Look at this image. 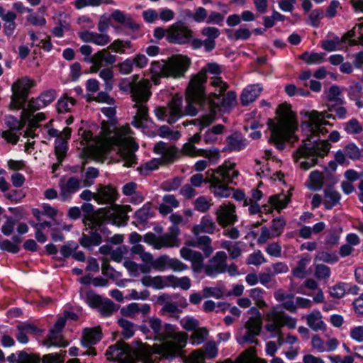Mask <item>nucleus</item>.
<instances>
[{
	"instance_id": "63",
	"label": "nucleus",
	"mask_w": 363,
	"mask_h": 363,
	"mask_svg": "<svg viewBox=\"0 0 363 363\" xmlns=\"http://www.w3.org/2000/svg\"><path fill=\"white\" fill-rule=\"evenodd\" d=\"M7 327L4 325L0 326V338L1 340V345L4 347H11L14 346L15 340L13 337L6 334V330H4Z\"/></svg>"
},
{
	"instance_id": "46",
	"label": "nucleus",
	"mask_w": 363,
	"mask_h": 363,
	"mask_svg": "<svg viewBox=\"0 0 363 363\" xmlns=\"http://www.w3.org/2000/svg\"><path fill=\"white\" fill-rule=\"evenodd\" d=\"M57 92L55 89H48L44 91L38 96V100L40 101L42 106L45 107L50 104L56 98Z\"/></svg>"
},
{
	"instance_id": "39",
	"label": "nucleus",
	"mask_w": 363,
	"mask_h": 363,
	"mask_svg": "<svg viewBox=\"0 0 363 363\" xmlns=\"http://www.w3.org/2000/svg\"><path fill=\"white\" fill-rule=\"evenodd\" d=\"M143 241L145 243L153 246V247L157 250L164 247V243L160 240V236L157 237L155 234L151 232H148L144 235Z\"/></svg>"
},
{
	"instance_id": "14",
	"label": "nucleus",
	"mask_w": 363,
	"mask_h": 363,
	"mask_svg": "<svg viewBox=\"0 0 363 363\" xmlns=\"http://www.w3.org/2000/svg\"><path fill=\"white\" fill-rule=\"evenodd\" d=\"M227 145L223 148V152H239L244 150L248 145V141L239 132H234L225 139Z\"/></svg>"
},
{
	"instance_id": "15",
	"label": "nucleus",
	"mask_w": 363,
	"mask_h": 363,
	"mask_svg": "<svg viewBox=\"0 0 363 363\" xmlns=\"http://www.w3.org/2000/svg\"><path fill=\"white\" fill-rule=\"evenodd\" d=\"M103 337L102 330L100 326L86 328L83 330L81 345L84 347L98 344Z\"/></svg>"
},
{
	"instance_id": "26",
	"label": "nucleus",
	"mask_w": 363,
	"mask_h": 363,
	"mask_svg": "<svg viewBox=\"0 0 363 363\" xmlns=\"http://www.w3.org/2000/svg\"><path fill=\"white\" fill-rule=\"evenodd\" d=\"M22 240L21 235H14L11 237L12 242L9 240L0 241V249L12 254H17L20 251L18 244L21 243Z\"/></svg>"
},
{
	"instance_id": "35",
	"label": "nucleus",
	"mask_w": 363,
	"mask_h": 363,
	"mask_svg": "<svg viewBox=\"0 0 363 363\" xmlns=\"http://www.w3.org/2000/svg\"><path fill=\"white\" fill-rule=\"evenodd\" d=\"M101 272L104 276L112 280H116L122 276L121 272L116 271L109 264V261L106 258H103Z\"/></svg>"
},
{
	"instance_id": "21",
	"label": "nucleus",
	"mask_w": 363,
	"mask_h": 363,
	"mask_svg": "<svg viewBox=\"0 0 363 363\" xmlns=\"http://www.w3.org/2000/svg\"><path fill=\"white\" fill-rule=\"evenodd\" d=\"M306 116L309 119L313 121L318 128L320 129V126L323 125H332V124L328 122V119L335 120L337 118L335 115L332 113H328L326 111L319 112L316 110H313L310 112H307L306 113Z\"/></svg>"
},
{
	"instance_id": "45",
	"label": "nucleus",
	"mask_w": 363,
	"mask_h": 363,
	"mask_svg": "<svg viewBox=\"0 0 363 363\" xmlns=\"http://www.w3.org/2000/svg\"><path fill=\"white\" fill-rule=\"evenodd\" d=\"M150 209L151 208L150 203L144 204L143 207L135 212L134 217L140 223H145L150 216Z\"/></svg>"
},
{
	"instance_id": "17",
	"label": "nucleus",
	"mask_w": 363,
	"mask_h": 363,
	"mask_svg": "<svg viewBox=\"0 0 363 363\" xmlns=\"http://www.w3.org/2000/svg\"><path fill=\"white\" fill-rule=\"evenodd\" d=\"M99 203H112L117 199L118 193L112 185H101L97 189Z\"/></svg>"
},
{
	"instance_id": "9",
	"label": "nucleus",
	"mask_w": 363,
	"mask_h": 363,
	"mask_svg": "<svg viewBox=\"0 0 363 363\" xmlns=\"http://www.w3.org/2000/svg\"><path fill=\"white\" fill-rule=\"evenodd\" d=\"M216 214L218 223L223 228L234 225L238 220L235 214V206L231 203L220 205Z\"/></svg>"
},
{
	"instance_id": "24",
	"label": "nucleus",
	"mask_w": 363,
	"mask_h": 363,
	"mask_svg": "<svg viewBox=\"0 0 363 363\" xmlns=\"http://www.w3.org/2000/svg\"><path fill=\"white\" fill-rule=\"evenodd\" d=\"M287 138L288 135L284 130L281 128L274 129L272 131L268 143L274 144L277 150H283L286 147L285 143L287 140Z\"/></svg>"
},
{
	"instance_id": "54",
	"label": "nucleus",
	"mask_w": 363,
	"mask_h": 363,
	"mask_svg": "<svg viewBox=\"0 0 363 363\" xmlns=\"http://www.w3.org/2000/svg\"><path fill=\"white\" fill-rule=\"evenodd\" d=\"M182 98L174 96L168 104V107L170 110L169 112L174 113L181 116H184L182 111Z\"/></svg>"
},
{
	"instance_id": "48",
	"label": "nucleus",
	"mask_w": 363,
	"mask_h": 363,
	"mask_svg": "<svg viewBox=\"0 0 363 363\" xmlns=\"http://www.w3.org/2000/svg\"><path fill=\"white\" fill-rule=\"evenodd\" d=\"M132 43L130 40L123 41L120 39L115 40L108 47V49L112 50L117 53H124V48H130Z\"/></svg>"
},
{
	"instance_id": "33",
	"label": "nucleus",
	"mask_w": 363,
	"mask_h": 363,
	"mask_svg": "<svg viewBox=\"0 0 363 363\" xmlns=\"http://www.w3.org/2000/svg\"><path fill=\"white\" fill-rule=\"evenodd\" d=\"M227 269V266L219 263H211L206 264L204 267V273L211 278H216L218 274L224 273Z\"/></svg>"
},
{
	"instance_id": "56",
	"label": "nucleus",
	"mask_w": 363,
	"mask_h": 363,
	"mask_svg": "<svg viewBox=\"0 0 363 363\" xmlns=\"http://www.w3.org/2000/svg\"><path fill=\"white\" fill-rule=\"evenodd\" d=\"M344 130L349 134H358L362 131V126L357 119L352 118L345 123Z\"/></svg>"
},
{
	"instance_id": "19",
	"label": "nucleus",
	"mask_w": 363,
	"mask_h": 363,
	"mask_svg": "<svg viewBox=\"0 0 363 363\" xmlns=\"http://www.w3.org/2000/svg\"><path fill=\"white\" fill-rule=\"evenodd\" d=\"M262 89L258 84H251L245 88L240 95V102L243 106H248L259 96Z\"/></svg>"
},
{
	"instance_id": "25",
	"label": "nucleus",
	"mask_w": 363,
	"mask_h": 363,
	"mask_svg": "<svg viewBox=\"0 0 363 363\" xmlns=\"http://www.w3.org/2000/svg\"><path fill=\"white\" fill-rule=\"evenodd\" d=\"M201 33L206 37L205 39L206 47H210L213 51L216 46V40L220 35V30L216 27L207 26L203 28Z\"/></svg>"
},
{
	"instance_id": "4",
	"label": "nucleus",
	"mask_w": 363,
	"mask_h": 363,
	"mask_svg": "<svg viewBox=\"0 0 363 363\" xmlns=\"http://www.w3.org/2000/svg\"><path fill=\"white\" fill-rule=\"evenodd\" d=\"M191 64V59L186 55H177L169 57L166 60L164 77L181 78L184 76Z\"/></svg>"
},
{
	"instance_id": "5",
	"label": "nucleus",
	"mask_w": 363,
	"mask_h": 363,
	"mask_svg": "<svg viewBox=\"0 0 363 363\" xmlns=\"http://www.w3.org/2000/svg\"><path fill=\"white\" fill-rule=\"evenodd\" d=\"M186 99L187 105L184 109V115L194 117L198 113V110L194 104L203 105L208 100V96L206 91L203 90L200 91L199 87L196 86H194V89H191L190 82H189L186 89Z\"/></svg>"
},
{
	"instance_id": "49",
	"label": "nucleus",
	"mask_w": 363,
	"mask_h": 363,
	"mask_svg": "<svg viewBox=\"0 0 363 363\" xmlns=\"http://www.w3.org/2000/svg\"><path fill=\"white\" fill-rule=\"evenodd\" d=\"M99 312L103 317H108L116 310V304L110 299L106 298L100 306Z\"/></svg>"
},
{
	"instance_id": "8",
	"label": "nucleus",
	"mask_w": 363,
	"mask_h": 363,
	"mask_svg": "<svg viewBox=\"0 0 363 363\" xmlns=\"http://www.w3.org/2000/svg\"><path fill=\"white\" fill-rule=\"evenodd\" d=\"M262 323L261 318L250 317L245 325L246 328L245 334L238 340L240 344L250 343L257 345L259 341L255 339L257 336L260 335L262 331Z\"/></svg>"
},
{
	"instance_id": "53",
	"label": "nucleus",
	"mask_w": 363,
	"mask_h": 363,
	"mask_svg": "<svg viewBox=\"0 0 363 363\" xmlns=\"http://www.w3.org/2000/svg\"><path fill=\"white\" fill-rule=\"evenodd\" d=\"M323 18V10L320 8L314 9L308 16L307 23L313 28H318L320 24V20Z\"/></svg>"
},
{
	"instance_id": "11",
	"label": "nucleus",
	"mask_w": 363,
	"mask_h": 363,
	"mask_svg": "<svg viewBox=\"0 0 363 363\" xmlns=\"http://www.w3.org/2000/svg\"><path fill=\"white\" fill-rule=\"evenodd\" d=\"M151 95L149 83L147 81H135L130 93L132 101L135 103L134 106H138V104L146 103Z\"/></svg>"
},
{
	"instance_id": "57",
	"label": "nucleus",
	"mask_w": 363,
	"mask_h": 363,
	"mask_svg": "<svg viewBox=\"0 0 363 363\" xmlns=\"http://www.w3.org/2000/svg\"><path fill=\"white\" fill-rule=\"evenodd\" d=\"M346 282H339L330 288V295L335 298H341L345 295Z\"/></svg>"
},
{
	"instance_id": "12",
	"label": "nucleus",
	"mask_w": 363,
	"mask_h": 363,
	"mask_svg": "<svg viewBox=\"0 0 363 363\" xmlns=\"http://www.w3.org/2000/svg\"><path fill=\"white\" fill-rule=\"evenodd\" d=\"M237 94L233 91H229L221 99V94L211 93L208 96V101L211 108L218 109L220 107L230 108L236 101Z\"/></svg>"
},
{
	"instance_id": "32",
	"label": "nucleus",
	"mask_w": 363,
	"mask_h": 363,
	"mask_svg": "<svg viewBox=\"0 0 363 363\" xmlns=\"http://www.w3.org/2000/svg\"><path fill=\"white\" fill-rule=\"evenodd\" d=\"M73 246L63 245L60 247V252L62 257L55 256L53 259L59 262H62L61 267H63L65 262V258L72 257L73 252L78 248V245L76 242H72Z\"/></svg>"
},
{
	"instance_id": "27",
	"label": "nucleus",
	"mask_w": 363,
	"mask_h": 363,
	"mask_svg": "<svg viewBox=\"0 0 363 363\" xmlns=\"http://www.w3.org/2000/svg\"><path fill=\"white\" fill-rule=\"evenodd\" d=\"M216 230V224L213 223L210 216H204L201 218L200 225L194 226L193 233L198 235L200 232L213 234Z\"/></svg>"
},
{
	"instance_id": "40",
	"label": "nucleus",
	"mask_w": 363,
	"mask_h": 363,
	"mask_svg": "<svg viewBox=\"0 0 363 363\" xmlns=\"http://www.w3.org/2000/svg\"><path fill=\"white\" fill-rule=\"evenodd\" d=\"M208 335V330L206 328H199L191 336L192 345H199L202 344Z\"/></svg>"
},
{
	"instance_id": "58",
	"label": "nucleus",
	"mask_w": 363,
	"mask_h": 363,
	"mask_svg": "<svg viewBox=\"0 0 363 363\" xmlns=\"http://www.w3.org/2000/svg\"><path fill=\"white\" fill-rule=\"evenodd\" d=\"M266 262L267 260L265 257L259 250L254 252L252 254H250L246 260L247 264H253L255 266L260 265Z\"/></svg>"
},
{
	"instance_id": "10",
	"label": "nucleus",
	"mask_w": 363,
	"mask_h": 363,
	"mask_svg": "<svg viewBox=\"0 0 363 363\" xmlns=\"http://www.w3.org/2000/svg\"><path fill=\"white\" fill-rule=\"evenodd\" d=\"M131 352V347L124 340H119L108 347L105 355L108 360L115 362L121 361L125 357L129 356Z\"/></svg>"
},
{
	"instance_id": "62",
	"label": "nucleus",
	"mask_w": 363,
	"mask_h": 363,
	"mask_svg": "<svg viewBox=\"0 0 363 363\" xmlns=\"http://www.w3.org/2000/svg\"><path fill=\"white\" fill-rule=\"evenodd\" d=\"M211 204L207 201L206 198L203 196L198 197L194 201V208L199 212L206 213L207 212Z\"/></svg>"
},
{
	"instance_id": "37",
	"label": "nucleus",
	"mask_w": 363,
	"mask_h": 363,
	"mask_svg": "<svg viewBox=\"0 0 363 363\" xmlns=\"http://www.w3.org/2000/svg\"><path fill=\"white\" fill-rule=\"evenodd\" d=\"M363 28V23L356 24L355 26L348 30L342 37V42L346 43L347 41L350 40V45H357V41L355 40H352L356 36L357 32L359 33V38L361 36L363 33H362V29Z\"/></svg>"
},
{
	"instance_id": "59",
	"label": "nucleus",
	"mask_w": 363,
	"mask_h": 363,
	"mask_svg": "<svg viewBox=\"0 0 363 363\" xmlns=\"http://www.w3.org/2000/svg\"><path fill=\"white\" fill-rule=\"evenodd\" d=\"M179 157V150L175 145L168 147L162 155V159L166 163H173Z\"/></svg>"
},
{
	"instance_id": "42",
	"label": "nucleus",
	"mask_w": 363,
	"mask_h": 363,
	"mask_svg": "<svg viewBox=\"0 0 363 363\" xmlns=\"http://www.w3.org/2000/svg\"><path fill=\"white\" fill-rule=\"evenodd\" d=\"M170 257L167 255H162L154 259L152 267L159 272H164L169 267Z\"/></svg>"
},
{
	"instance_id": "18",
	"label": "nucleus",
	"mask_w": 363,
	"mask_h": 363,
	"mask_svg": "<svg viewBox=\"0 0 363 363\" xmlns=\"http://www.w3.org/2000/svg\"><path fill=\"white\" fill-rule=\"evenodd\" d=\"M210 189L214 196L218 198H228L230 196L231 191L234 190V189L223 184V181L215 176L212 177Z\"/></svg>"
},
{
	"instance_id": "3",
	"label": "nucleus",
	"mask_w": 363,
	"mask_h": 363,
	"mask_svg": "<svg viewBox=\"0 0 363 363\" xmlns=\"http://www.w3.org/2000/svg\"><path fill=\"white\" fill-rule=\"evenodd\" d=\"M176 329V325L170 323H164L163 330L161 331L158 337H154V340L156 341L167 343V349L171 352V356L172 357H174L181 350L180 348L176 347L172 341L179 342L184 345L186 342V338L184 337V335L181 333H177Z\"/></svg>"
},
{
	"instance_id": "16",
	"label": "nucleus",
	"mask_w": 363,
	"mask_h": 363,
	"mask_svg": "<svg viewBox=\"0 0 363 363\" xmlns=\"http://www.w3.org/2000/svg\"><path fill=\"white\" fill-rule=\"evenodd\" d=\"M280 196V194H274L269 196L268 200L269 204H264L261 208H263L266 213H272L273 210L269 206L270 205L272 208L280 212L282 209L286 208L289 203L291 202L290 196H284V199H281Z\"/></svg>"
},
{
	"instance_id": "52",
	"label": "nucleus",
	"mask_w": 363,
	"mask_h": 363,
	"mask_svg": "<svg viewBox=\"0 0 363 363\" xmlns=\"http://www.w3.org/2000/svg\"><path fill=\"white\" fill-rule=\"evenodd\" d=\"M345 153L350 159L357 160L361 158V152L359 147L353 143L345 145Z\"/></svg>"
},
{
	"instance_id": "30",
	"label": "nucleus",
	"mask_w": 363,
	"mask_h": 363,
	"mask_svg": "<svg viewBox=\"0 0 363 363\" xmlns=\"http://www.w3.org/2000/svg\"><path fill=\"white\" fill-rule=\"evenodd\" d=\"M68 143L66 140L62 138H56L55 140V155L57 160L63 162L68 151Z\"/></svg>"
},
{
	"instance_id": "51",
	"label": "nucleus",
	"mask_w": 363,
	"mask_h": 363,
	"mask_svg": "<svg viewBox=\"0 0 363 363\" xmlns=\"http://www.w3.org/2000/svg\"><path fill=\"white\" fill-rule=\"evenodd\" d=\"M4 217L6 220L1 227V233L6 236H9L13 233L14 227L17 223V220L12 216H8L6 215Z\"/></svg>"
},
{
	"instance_id": "13",
	"label": "nucleus",
	"mask_w": 363,
	"mask_h": 363,
	"mask_svg": "<svg viewBox=\"0 0 363 363\" xmlns=\"http://www.w3.org/2000/svg\"><path fill=\"white\" fill-rule=\"evenodd\" d=\"M107 49H102L96 52L91 57H84V61L91 64L97 67H101L104 65L106 66L112 65L116 61V56L108 52Z\"/></svg>"
},
{
	"instance_id": "60",
	"label": "nucleus",
	"mask_w": 363,
	"mask_h": 363,
	"mask_svg": "<svg viewBox=\"0 0 363 363\" xmlns=\"http://www.w3.org/2000/svg\"><path fill=\"white\" fill-rule=\"evenodd\" d=\"M330 268L323 264H318L315 266V276L318 279H325L330 277Z\"/></svg>"
},
{
	"instance_id": "38",
	"label": "nucleus",
	"mask_w": 363,
	"mask_h": 363,
	"mask_svg": "<svg viewBox=\"0 0 363 363\" xmlns=\"http://www.w3.org/2000/svg\"><path fill=\"white\" fill-rule=\"evenodd\" d=\"M85 299L88 306L92 308L99 307L102 304L103 301L101 296L95 294L91 289L86 291Z\"/></svg>"
},
{
	"instance_id": "47",
	"label": "nucleus",
	"mask_w": 363,
	"mask_h": 363,
	"mask_svg": "<svg viewBox=\"0 0 363 363\" xmlns=\"http://www.w3.org/2000/svg\"><path fill=\"white\" fill-rule=\"evenodd\" d=\"M271 230L275 233L274 235L279 236L282 234L286 222L283 216H279L274 218L272 221Z\"/></svg>"
},
{
	"instance_id": "7",
	"label": "nucleus",
	"mask_w": 363,
	"mask_h": 363,
	"mask_svg": "<svg viewBox=\"0 0 363 363\" xmlns=\"http://www.w3.org/2000/svg\"><path fill=\"white\" fill-rule=\"evenodd\" d=\"M215 75H220L222 72L220 66L216 62H208L206 67H203L198 73L193 74L189 80L190 88L194 89V86L199 87L200 91H206V84L207 83V73Z\"/></svg>"
},
{
	"instance_id": "44",
	"label": "nucleus",
	"mask_w": 363,
	"mask_h": 363,
	"mask_svg": "<svg viewBox=\"0 0 363 363\" xmlns=\"http://www.w3.org/2000/svg\"><path fill=\"white\" fill-rule=\"evenodd\" d=\"M159 164V160L152 159L138 167L137 170L139 172L140 174L146 176L150 172L157 169Z\"/></svg>"
},
{
	"instance_id": "34",
	"label": "nucleus",
	"mask_w": 363,
	"mask_h": 363,
	"mask_svg": "<svg viewBox=\"0 0 363 363\" xmlns=\"http://www.w3.org/2000/svg\"><path fill=\"white\" fill-rule=\"evenodd\" d=\"M118 325L123 328L121 335L125 339H130L135 335L134 323L123 318H120L117 321Z\"/></svg>"
},
{
	"instance_id": "20",
	"label": "nucleus",
	"mask_w": 363,
	"mask_h": 363,
	"mask_svg": "<svg viewBox=\"0 0 363 363\" xmlns=\"http://www.w3.org/2000/svg\"><path fill=\"white\" fill-rule=\"evenodd\" d=\"M323 193L325 199L323 205L326 210H331L340 203L341 195L339 191L334 189L333 185L325 187Z\"/></svg>"
},
{
	"instance_id": "55",
	"label": "nucleus",
	"mask_w": 363,
	"mask_h": 363,
	"mask_svg": "<svg viewBox=\"0 0 363 363\" xmlns=\"http://www.w3.org/2000/svg\"><path fill=\"white\" fill-rule=\"evenodd\" d=\"M66 356V351H62L60 353H51L43 357V363H62L64 362Z\"/></svg>"
},
{
	"instance_id": "23",
	"label": "nucleus",
	"mask_w": 363,
	"mask_h": 363,
	"mask_svg": "<svg viewBox=\"0 0 363 363\" xmlns=\"http://www.w3.org/2000/svg\"><path fill=\"white\" fill-rule=\"evenodd\" d=\"M179 234L180 229L178 225H172L170 226L169 228V233L160 236V240L164 243V247H179L178 236Z\"/></svg>"
},
{
	"instance_id": "29",
	"label": "nucleus",
	"mask_w": 363,
	"mask_h": 363,
	"mask_svg": "<svg viewBox=\"0 0 363 363\" xmlns=\"http://www.w3.org/2000/svg\"><path fill=\"white\" fill-rule=\"evenodd\" d=\"M325 53L324 52H309L306 51L299 55V59L304 61L307 65H319L324 60Z\"/></svg>"
},
{
	"instance_id": "50",
	"label": "nucleus",
	"mask_w": 363,
	"mask_h": 363,
	"mask_svg": "<svg viewBox=\"0 0 363 363\" xmlns=\"http://www.w3.org/2000/svg\"><path fill=\"white\" fill-rule=\"evenodd\" d=\"M182 178L175 177L172 180H167L162 183L161 189L164 191L177 190L182 184Z\"/></svg>"
},
{
	"instance_id": "28",
	"label": "nucleus",
	"mask_w": 363,
	"mask_h": 363,
	"mask_svg": "<svg viewBox=\"0 0 363 363\" xmlns=\"http://www.w3.org/2000/svg\"><path fill=\"white\" fill-rule=\"evenodd\" d=\"M322 318L320 312H312L307 315L306 320L308 325L314 331L318 330H325L326 328V325L323 320H319L318 323H315L316 320L320 319Z\"/></svg>"
},
{
	"instance_id": "6",
	"label": "nucleus",
	"mask_w": 363,
	"mask_h": 363,
	"mask_svg": "<svg viewBox=\"0 0 363 363\" xmlns=\"http://www.w3.org/2000/svg\"><path fill=\"white\" fill-rule=\"evenodd\" d=\"M192 37L193 31L182 22L178 21L171 26L166 40L169 43L182 45L189 43Z\"/></svg>"
},
{
	"instance_id": "2",
	"label": "nucleus",
	"mask_w": 363,
	"mask_h": 363,
	"mask_svg": "<svg viewBox=\"0 0 363 363\" xmlns=\"http://www.w3.org/2000/svg\"><path fill=\"white\" fill-rule=\"evenodd\" d=\"M331 147L330 143L325 140L318 139L314 140L312 144L304 143L301 145L297 150V152L300 154L301 157L310 159L308 160L311 167H315L318 162V157H325Z\"/></svg>"
},
{
	"instance_id": "61",
	"label": "nucleus",
	"mask_w": 363,
	"mask_h": 363,
	"mask_svg": "<svg viewBox=\"0 0 363 363\" xmlns=\"http://www.w3.org/2000/svg\"><path fill=\"white\" fill-rule=\"evenodd\" d=\"M133 78L132 81L128 78L121 79L118 84L119 89L123 93L130 94L133 85L135 81L138 79V75L135 74Z\"/></svg>"
},
{
	"instance_id": "31",
	"label": "nucleus",
	"mask_w": 363,
	"mask_h": 363,
	"mask_svg": "<svg viewBox=\"0 0 363 363\" xmlns=\"http://www.w3.org/2000/svg\"><path fill=\"white\" fill-rule=\"evenodd\" d=\"M309 180L311 184L308 187L313 191H319L323 186V175L318 171L315 170L310 173Z\"/></svg>"
},
{
	"instance_id": "64",
	"label": "nucleus",
	"mask_w": 363,
	"mask_h": 363,
	"mask_svg": "<svg viewBox=\"0 0 363 363\" xmlns=\"http://www.w3.org/2000/svg\"><path fill=\"white\" fill-rule=\"evenodd\" d=\"M26 196V193L22 190L11 189L9 192L5 194V197L13 203H19Z\"/></svg>"
},
{
	"instance_id": "1",
	"label": "nucleus",
	"mask_w": 363,
	"mask_h": 363,
	"mask_svg": "<svg viewBox=\"0 0 363 363\" xmlns=\"http://www.w3.org/2000/svg\"><path fill=\"white\" fill-rule=\"evenodd\" d=\"M35 86V82L28 77L17 79L11 87L12 94L9 105V109L12 111L25 110L27 105L28 109L34 112L43 108L40 101L38 100V96L28 99L30 89Z\"/></svg>"
},
{
	"instance_id": "36",
	"label": "nucleus",
	"mask_w": 363,
	"mask_h": 363,
	"mask_svg": "<svg viewBox=\"0 0 363 363\" xmlns=\"http://www.w3.org/2000/svg\"><path fill=\"white\" fill-rule=\"evenodd\" d=\"M150 72L153 77H165L166 60L152 61L150 65Z\"/></svg>"
},
{
	"instance_id": "43",
	"label": "nucleus",
	"mask_w": 363,
	"mask_h": 363,
	"mask_svg": "<svg viewBox=\"0 0 363 363\" xmlns=\"http://www.w3.org/2000/svg\"><path fill=\"white\" fill-rule=\"evenodd\" d=\"M342 229L341 228H340L337 230L333 229L330 230L329 233L326 235L325 238V244L330 247L337 246L339 243L340 233H342Z\"/></svg>"
},
{
	"instance_id": "41",
	"label": "nucleus",
	"mask_w": 363,
	"mask_h": 363,
	"mask_svg": "<svg viewBox=\"0 0 363 363\" xmlns=\"http://www.w3.org/2000/svg\"><path fill=\"white\" fill-rule=\"evenodd\" d=\"M314 261L324 262L328 264H334L339 261V258L335 252L329 253L326 252H319L315 257Z\"/></svg>"
},
{
	"instance_id": "22",
	"label": "nucleus",
	"mask_w": 363,
	"mask_h": 363,
	"mask_svg": "<svg viewBox=\"0 0 363 363\" xmlns=\"http://www.w3.org/2000/svg\"><path fill=\"white\" fill-rule=\"evenodd\" d=\"M18 358L16 354L11 353L6 357L9 363H40V357L35 354H28L25 350L18 351Z\"/></svg>"
}]
</instances>
